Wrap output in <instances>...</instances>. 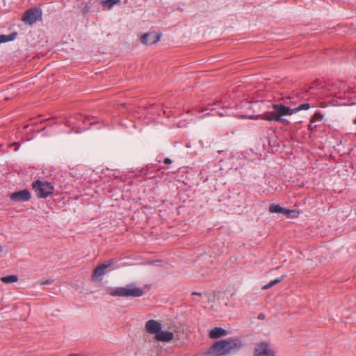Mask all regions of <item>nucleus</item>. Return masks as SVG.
Here are the masks:
<instances>
[{
  "label": "nucleus",
  "mask_w": 356,
  "mask_h": 356,
  "mask_svg": "<svg viewBox=\"0 0 356 356\" xmlns=\"http://www.w3.org/2000/svg\"><path fill=\"white\" fill-rule=\"evenodd\" d=\"M241 347L242 343L238 339L220 340L212 346L210 354L213 356H227L238 351Z\"/></svg>",
  "instance_id": "1"
},
{
  "label": "nucleus",
  "mask_w": 356,
  "mask_h": 356,
  "mask_svg": "<svg viewBox=\"0 0 356 356\" xmlns=\"http://www.w3.org/2000/svg\"><path fill=\"white\" fill-rule=\"evenodd\" d=\"M273 110L257 116L254 119H262L268 122H285L284 116L293 115L292 108L282 104H274Z\"/></svg>",
  "instance_id": "2"
},
{
  "label": "nucleus",
  "mask_w": 356,
  "mask_h": 356,
  "mask_svg": "<svg viewBox=\"0 0 356 356\" xmlns=\"http://www.w3.org/2000/svg\"><path fill=\"white\" fill-rule=\"evenodd\" d=\"M109 294L113 297H141L144 294L143 289L137 286L136 284L131 283L124 286L116 287L109 290Z\"/></svg>",
  "instance_id": "3"
},
{
  "label": "nucleus",
  "mask_w": 356,
  "mask_h": 356,
  "mask_svg": "<svg viewBox=\"0 0 356 356\" xmlns=\"http://www.w3.org/2000/svg\"><path fill=\"white\" fill-rule=\"evenodd\" d=\"M33 189L37 197L45 198L53 193L54 187L48 181L37 180L33 183Z\"/></svg>",
  "instance_id": "4"
},
{
  "label": "nucleus",
  "mask_w": 356,
  "mask_h": 356,
  "mask_svg": "<svg viewBox=\"0 0 356 356\" xmlns=\"http://www.w3.org/2000/svg\"><path fill=\"white\" fill-rule=\"evenodd\" d=\"M253 356H275V353L267 342L262 341L255 344Z\"/></svg>",
  "instance_id": "5"
},
{
  "label": "nucleus",
  "mask_w": 356,
  "mask_h": 356,
  "mask_svg": "<svg viewBox=\"0 0 356 356\" xmlns=\"http://www.w3.org/2000/svg\"><path fill=\"white\" fill-rule=\"evenodd\" d=\"M40 17L41 11L38 8H33L30 9L25 13L23 17V21L31 24L38 20Z\"/></svg>",
  "instance_id": "6"
},
{
  "label": "nucleus",
  "mask_w": 356,
  "mask_h": 356,
  "mask_svg": "<svg viewBox=\"0 0 356 356\" xmlns=\"http://www.w3.org/2000/svg\"><path fill=\"white\" fill-rule=\"evenodd\" d=\"M31 197L30 192L27 190H22L11 194L10 198L15 202H26Z\"/></svg>",
  "instance_id": "7"
},
{
  "label": "nucleus",
  "mask_w": 356,
  "mask_h": 356,
  "mask_svg": "<svg viewBox=\"0 0 356 356\" xmlns=\"http://www.w3.org/2000/svg\"><path fill=\"white\" fill-rule=\"evenodd\" d=\"M145 330L151 334L156 335V333L162 329L161 324L155 320H149L145 323Z\"/></svg>",
  "instance_id": "8"
},
{
  "label": "nucleus",
  "mask_w": 356,
  "mask_h": 356,
  "mask_svg": "<svg viewBox=\"0 0 356 356\" xmlns=\"http://www.w3.org/2000/svg\"><path fill=\"white\" fill-rule=\"evenodd\" d=\"M111 261H108L106 263L102 264L98 266L94 270L92 275V278L93 280H101L103 275H104V270L109 267L111 265Z\"/></svg>",
  "instance_id": "9"
},
{
  "label": "nucleus",
  "mask_w": 356,
  "mask_h": 356,
  "mask_svg": "<svg viewBox=\"0 0 356 356\" xmlns=\"http://www.w3.org/2000/svg\"><path fill=\"white\" fill-rule=\"evenodd\" d=\"M161 35L156 33H147L143 35L141 42L146 44H153L160 40Z\"/></svg>",
  "instance_id": "10"
},
{
  "label": "nucleus",
  "mask_w": 356,
  "mask_h": 356,
  "mask_svg": "<svg viewBox=\"0 0 356 356\" xmlns=\"http://www.w3.org/2000/svg\"><path fill=\"white\" fill-rule=\"evenodd\" d=\"M155 339L159 341L168 342L174 339V334L172 332L169 331H159L156 333Z\"/></svg>",
  "instance_id": "11"
},
{
  "label": "nucleus",
  "mask_w": 356,
  "mask_h": 356,
  "mask_svg": "<svg viewBox=\"0 0 356 356\" xmlns=\"http://www.w3.org/2000/svg\"><path fill=\"white\" fill-rule=\"evenodd\" d=\"M226 334V331L221 327H215L210 331L209 337L217 339Z\"/></svg>",
  "instance_id": "12"
},
{
  "label": "nucleus",
  "mask_w": 356,
  "mask_h": 356,
  "mask_svg": "<svg viewBox=\"0 0 356 356\" xmlns=\"http://www.w3.org/2000/svg\"><path fill=\"white\" fill-rule=\"evenodd\" d=\"M0 280L5 284H10L17 282L18 281V277L17 275H11L1 277Z\"/></svg>",
  "instance_id": "13"
},
{
  "label": "nucleus",
  "mask_w": 356,
  "mask_h": 356,
  "mask_svg": "<svg viewBox=\"0 0 356 356\" xmlns=\"http://www.w3.org/2000/svg\"><path fill=\"white\" fill-rule=\"evenodd\" d=\"M16 35V33H13L10 35H0V43H5L7 42L13 41L15 39Z\"/></svg>",
  "instance_id": "14"
},
{
  "label": "nucleus",
  "mask_w": 356,
  "mask_h": 356,
  "mask_svg": "<svg viewBox=\"0 0 356 356\" xmlns=\"http://www.w3.org/2000/svg\"><path fill=\"white\" fill-rule=\"evenodd\" d=\"M120 2V0H104L102 1V6L111 9L115 4Z\"/></svg>",
  "instance_id": "15"
},
{
  "label": "nucleus",
  "mask_w": 356,
  "mask_h": 356,
  "mask_svg": "<svg viewBox=\"0 0 356 356\" xmlns=\"http://www.w3.org/2000/svg\"><path fill=\"white\" fill-rule=\"evenodd\" d=\"M284 211V208L279 204H271L269 207V211L270 213H281Z\"/></svg>",
  "instance_id": "16"
},
{
  "label": "nucleus",
  "mask_w": 356,
  "mask_h": 356,
  "mask_svg": "<svg viewBox=\"0 0 356 356\" xmlns=\"http://www.w3.org/2000/svg\"><path fill=\"white\" fill-rule=\"evenodd\" d=\"M283 279H284V276H282L280 278H277V279L270 282L268 284L263 286L262 289H264V290L268 289L272 287L273 286H274L275 284H278L279 282L282 281Z\"/></svg>",
  "instance_id": "17"
},
{
  "label": "nucleus",
  "mask_w": 356,
  "mask_h": 356,
  "mask_svg": "<svg viewBox=\"0 0 356 356\" xmlns=\"http://www.w3.org/2000/svg\"><path fill=\"white\" fill-rule=\"evenodd\" d=\"M282 213L284 214L288 218H295L298 216V212L295 210L286 209L284 208V211Z\"/></svg>",
  "instance_id": "18"
},
{
  "label": "nucleus",
  "mask_w": 356,
  "mask_h": 356,
  "mask_svg": "<svg viewBox=\"0 0 356 356\" xmlns=\"http://www.w3.org/2000/svg\"><path fill=\"white\" fill-rule=\"evenodd\" d=\"M310 108V104L308 103L302 104L298 106V107H296L294 108H292L293 114L295 113H297L301 110H307Z\"/></svg>",
  "instance_id": "19"
},
{
  "label": "nucleus",
  "mask_w": 356,
  "mask_h": 356,
  "mask_svg": "<svg viewBox=\"0 0 356 356\" xmlns=\"http://www.w3.org/2000/svg\"><path fill=\"white\" fill-rule=\"evenodd\" d=\"M323 116L320 113H316L312 118L310 123H314L317 121H321Z\"/></svg>",
  "instance_id": "20"
},
{
  "label": "nucleus",
  "mask_w": 356,
  "mask_h": 356,
  "mask_svg": "<svg viewBox=\"0 0 356 356\" xmlns=\"http://www.w3.org/2000/svg\"><path fill=\"white\" fill-rule=\"evenodd\" d=\"M172 163V160L169 158H165L164 159V163L165 164H169V163Z\"/></svg>",
  "instance_id": "21"
},
{
  "label": "nucleus",
  "mask_w": 356,
  "mask_h": 356,
  "mask_svg": "<svg viewBox=\"0 0 356 356\" xmlns=\"http://www.w3.org/2000/svg\"><path fill=\"white\" fill-rule=\"evenodd\" d=\"M192 295H193V296H202V293H200V292H193V293H192Z\"/></svg>",
  "instance_id": "22"
},
{
  "label": "nucleus",
  "mask_w": 356,
  "mask_h": 356,
  "mask_svg": "<svg viewBox=\"0 0 356 356\" xmlns=\"http://www.w3.org/2000/svg\"><path fill=\"white\" fill-rule=\"evenodd\" d=\"M51 282V281H49V280H46L45 282H42V284H50Z\"/></svg>",
  "instance_id": "23"
},
{
  "label": "nucleus",
  "mask_w": 356,
  "mask_h": 356,
  "mask_svg": "<svg viewBox=\"0 0 356 356\" xmlns=\"http://www.w3.org/2000/svg\"><path fill=\"white\" fill-rule=\"evenodd\" d=\"M264 318V315L263 314H259V318Z\"/></svg>",
  "instance_id": "24"
},
{
  "label": "nucleus",
  "mask_w": 356,
  "mask_h": 356,
  "mask_svg": "<svg viewBox=\"0 0 356 356\" xmlns=\"http://www.w3.org/2000/svg\"><path fill=\"white\" fill-rule=\"evenodd\" d=\"M309 129H311V130L312 129V124H309Z\"/></svg>",
  "instance_id": "25"
},
{
  "label": "nucleus",
  "mask_w": 356,
  "mask_h": 356,
  "mask_svg": "<svg viewBox=\"0 0 356 356\" xmlns=\"http://www.w3.org/2000/svg\"><path fill=\"white\" fill-rule=\"evenodd\" d=\"M2 251V247L0 245V252Z\"/></svg>",
  "instance_id": "26"
}]
</instances>
